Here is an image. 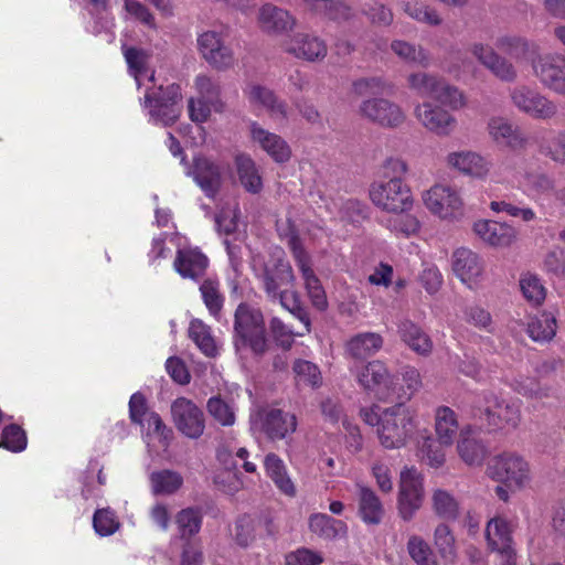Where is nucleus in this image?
<instances>
[{"label":"nucleus","mask_w":565,"mask_h":565,"mask_svg":"<svg viewBox=\"0 0 565 565\" xmlns=\"http://www.w3.org/2000/svg\"><path fill=\"white\" fill-rule=\"evenodd\" d=\"M407 83L411 89L419 96L430 97V100L418 103L414 107L417 121L429 132L439 136H450L457 126V119L445 107L458 110L466 105L463 94L445 78L426 72H415L408 75Z\"/></svg>","instance_id":"1"},{"label":"nucleus","mask_w":565,"mask_h":565,"mask_svg":"<svg viewBox=\"0 0 565 565\" xmlns=\"http://www.w3.org/2000/svg\"><path fill=\"white\" fill-rule=\"evenodd\" d=\"M124 55L137 89L143 90V97H140V100L149 116V121L162 126L173 124L180 115L179 102L182 98L180 86L175 84L167 87L157 86L154 72L149 68V57L143 51L126 49Z\"/></svg>","instance_id":"2"},{"label":"nucleus","mask_w":565,"mask_h":565,"mask_svg":"<svg viewBox=\"0 0 565 565\" xmlns=\"http://www.w3.org/2000/svg\"><path fill=\"white\" fill-rule=\"evenodd\" d=\"M363 420L376 426L381 445L386 449H398L418 431L417 411L405 403L381 408L374 405L361 411Z\"/></svg>","instance_id":"3"},{"label":"nucleus","mask_w":565,"mask_h":565,"mask_svg":"<svg viewBox=\"0 0 565 565\" xmlns=\"http://www.w3.org/2000/svg\"><path fill=\"white\" fill-rule=\"evenodd\" d=\"M407 163L399 158L387 159L380 179L371 183L369 196L380 210L391 212L412 211L415 204L411 186L405 181Z\"/></svg>","instance_id":"4"},{"label":"nucleus","mask_w":565,"mask_h":565,"mask_svg":"<svg viewBox=\"0 0 565 565\" xmlns=\"http://www.w3.org/2000/svg\"><path fill=\"white\" fill-rule=\"evenodd\" d=\"M277 232L281 238L286 239L291 249L311 305L320 311L326 310L328 308L326 290L313 270L311 256L303 248L289 217L277 221Z\"/></svg>","instance_id":"5"},{"label":"nucleus","mask_w":565,"mask_h":565,"mask_svg":"<svg viewBox=\"0 0 565 565\" xmlns=\"http://www.w3.org/2000/svg\"><path fill=\"white\" fill-rule=\"evenodd\" d=\"M234 347L241 358L245 356L247 349L256 355L268 350L265 321L259 309L247 303L237 307L234 317Z\"/></svg>","instance_id":"6"},{"label":"nucleus","mask_w":565,"mask_h":565,"mask_svg":"<svg viewBox=\"0 0 565 565\" xmlns=\"http://www.w3.org/2000/svg\"><path fill=\"white\" fill-rule=\"evenodd\" d=\"M420 199L425 209L441 222H460L468 214L462 190L447 182L433 184L422 192Z\"/></svg>","instance_id":"7"},{"label":"nucleus","mask_w":565,"mask_h":565,"mask_svg":"<svg viewBox=\"0 0 565 565\" xmlns=\"http://www.w3.org/2000/svg\"><path fill=\"white\" fill-rule=\"evenodd\" d=\"M487 476L513 491L529 488L534 479L530 460L522 454L509 450L492 457L487 463Z\"/></svg>","instance_id":"8"},{"label":"nucleus","mask_w":565,"mask_h":565,"mask_svg":"<svg viewBox=\"0 0 565 565\" xmlns=\"http://www.w3.org/2000/svg\"><path fill=\"white\" fill-rule=\"evenodd\" d=\"M486 415L489 426L495 429H516L521 423V401L503 398L492 392L484 393L477 401Z\"/></svg>","instance_id":"9"},{"label":"nucleus","mask_w":565,"mask_h":565,"mask_svg":"<svg viewBox=\"0 0 565 565\" xmlns=\"http://www.w3.org/2000/svg\"><path fill=\"white\" fill-rule=\"evenodd\" d=\"M250 430L253 434H265L269 439H284L297 429V417L294 414L274 407H262L250 413Z\"/></svg>","instance_id":"10"},{"label":"nucleus","mask_w":565,"mask_h":565,"mask_svg":"<svg viewBox=\"0 0 565 565\" xmlns=\"http://www.w3.org/2000/svg\"><path fill=\"white\" fill-rule=\"evenodd\" d=\"M425 498L424 476L415 467H404L399 473L397 510L401 518L409 521L422 508Z\"/></svg>","instance_id":"11"},{"label":"nucleus","mask_w":565,"mask_h":565,"mask_svg":"<svg viewBox=\"0 0 565 565\" xmlns=\"http://www.w3.org/2000/svg\"><path fill=\"white\" fill-rule=\"evenodd\" d=\"M280 255L281 252L278 250L273 264H266L260 255L252 258L253 270L262 278L267 295L275 299L279 290L292 288L295 282V275L290 264L284 260Z\"/></svg>","instance_id":"12"},{"label":"nucleus","mask_w":565,"mask_h":565,"mask_svg":"<svg viewBox=\"0 0 565 565\" xmlns=\"http://www.w3.org/2000/svg\"><path fill=\"white\" fill-rule=\"evenodd\" d=\"M351 373L364 390L373 392L382 401L392 399L393 375L382 361L373 360L361 365L354 364L351 366Z\"/></svg>","instance_id":"13"},{"label":"nucleus","mask_w":565,"mask_h":565,"mask_svg":"<svg viewBox=\"0 0 565 565\" xmlns=\"http://www.w3.org/2000/svg\"><path fill=\"white\" fill-rule=\"evenodd\" d=\"M196 44L202 58L213 68L227 70L234 65V52L225 43L223 32L204 31L198 35Z\"/></svg>","instance_id":"14"},{"label":"nucleus","mask_w":565,"mask_h":565,"mask_svg":"<svg viewBox=\"0 0 565 565\" xmlns=\"http://www.w3.org/2000/svg\"><path fill=\"white\" fill-rule=\"evenodd\" d=\"M238 207L236 204L224 207L216 216L215 223L218 232L225 235L224 244L227 249L230 264L235 274H238L242 267L241 245L244 234L238 231Z\"/></svg>","instance_id":"15"},{"label":"nucleus","mask_w":565,"mask_h":565,"mask_svg":"<svg viewBox=\"0 0 565 565\" xmlns=\"http://www.w3.org/2000/svg\"><path fill=\"white\" fill-rule=\"evenodd\" d=\"M171 417L179 433L190 439H199L205 430L203 411L186 397H178L172 402Z\"/></svg>","instance_id":"16"},{"label":"nucleus","mask_w":565,"mask_h":565,"mask_svg":"<svg viewBox=\"0 0 565 565\" xmlns=\"http://www.w3.org/2000/svg\"><path fill=\"white\" fill-rule=\"evenodd\" d=\"M359 114L385 128H396L406 119L405 111L399 105L381 97L364 99L359 106Z\"/></svg>","instance_id":"17"},{"label":"nucleus","mask_w":565,"mask_h":565,"mask_svg":"<svg viewBox=\"0 0 565 565\" xmlns=\"http://www.w3.org/2000/svg\"><path fill=\"white\" fill-rule=\"evenodd\" d=\"M445 164L450 170L475 180L489 178L492 168L490 160L473 150L450 151L445 157Z\"/></svg>","instance_id":"18"},{"label":"nucleus","mask_w":565,"mask_h":565,"mask_svg":"<svg viewBox=\"0 0 565 565\" xmlns=\"http://www.w3.org/2000/svg\"><path fill=\"white\" fill-rule=\"evenodd\" d=\"M510 96L514 107L532 118L546 120L557 113V106L552 100L526 86L513 88Z\"/></svg>","instance_id":"19"},{"label":"nucleus","mask_w":565,"mask_h":565,"mask_svg":"<svg viewBox=\"0 0 565 565\" xmlns=\"http://www.w3.org/2000/svg\"><path fill=\"white\" fill-rule=\"evenodd\" d=\"M452 270L469 289H478L484 280V264L481 256L466 247L452 254Z\"/></svg>","instance_id":"20"},{"label":"nucleus","mask_w":565,"mask_h":565,"mask_svg":"<svg viewBox=\"0 0 565 565\" xmlns=\"http://www.w3.org/2000/svg\"><path fill=\"white\" fill-rule=\"evenodd\" d=\"M471 230L483 244L494 248H509L518 241L516 228L507 222L478 218Z\"/></svg>","instance_id":"21"},{"label":"nucleus","mask_w":565,"mask_h":565,"mask_svg":"<svg viewBox=\"0 0 565 565\" xmlns=\"http://www.w3.org/2000/svg\"><path fill=\"white\" fill-rule=\"evenodd\" d=\"M181 241L179 235L171 237L177 247L173 268L182 278L198 280L205 274L209 259L198 247L183 246Z\"/></svg>","instance_id":"22"},{"label":"nucleus","mask_w":565,"mask_h":565,"mask_svg":"<svg viewBox=\"0 0 565 565\" xmlns=\"http://www.w3.org/2000/svg\"><path fill=\"white\" fill-rule=\"evenodd\" d=\"M532 68L541 84L556 94L565 95V56L541 55L532 62Z\"/></svg>","instance_id":"23"},{"label":"nucleus","mask_w":565,"mask_h":565,"mask_svg":"<svg viewBox=\"0 0 565 565\" xmlns=\"http://www.w3.org/2000/svg\"><path fill=\"white\" fill-rule=\"evenodd\" d=\"M284 50L308 62L323 60L328 53L326 42L315 34L297 33L284 42Z\"/></svg>","instance_id":"24"},{"label":"nucleus","mask_w":565,"mask_h":565,"mask_svg":"<svg viewBox=\"0 0 565 565\" xmlns=\"http://www.w3.org/2000/svg\"><path fill=\"white\" fill-rule=\"evenodd\" d=\"M140 427L143 441L151 456H157L168 449L172 431L163 423L159 414H149Z\"/></svg>","instance_id":"25"},{"label":"nucleus","mask_w":565,"mask_h":565,"mask_svg":"<svg viewBox=\"0 0 565 565\" xmlns=\"http://www.w3.org/2000/svg\"><path fill=\"white\" fill-rule=\"evenodd\" d=\"M250 138L277 163L287 162L291 157L289 145L280 136L264 129L257 122L250 125Z\"/></svg>","instance_id":"26"},{"label":"nucleus","mask_w":565,"mask_h":565,"mask_svg":"<svg viewBox=\"0 0 565 565\" xmlns=\"http://www.w3.org/2000/svg\"><path fill=\"white\" fill-rule=\"evenodd\" d=\"M456 450L459 458L468 466H479L483 462L488 450L479 440L471 426H465L457 440Z\"/></svg>","instance_id":"27"},{"label":"nucleus","mask_w":565,"mask_h":565,"mask_svg":"<svg viewBox=\"0 0 565 565\" xmlns=\"http://www.w3.org/2000/svg\"><path fill=\"white\" fill-rule=\"evenodd\" d=\"M484 536L489 550L493 553L515 548L512 525L502 516H494L488 521Z\"/></svg>","instance_id":"28"},{"label":"nucleus","mask_w":565,"mask_h":565,"mask_svg":"<svg viewBox=\"0 0 565 565\" xmlns=\"http://www.w3.org/2000/svg\"><path fill=\"white\" fill-rule=\"evenodd\" d=\"M257 21L263 31L274 34L291 30L296 24V20L287 10L270 3L259 9Z\"/></svg>","instance_id":"29"},{"label":"nucleus","mask_w":565,"mask_h":565,"mask_svg":"<svg viewBox=\"0 0 565 565\" xmlns=\"http://www.w3.org/2000/svg\"><path fill=\"white\" fill-rule=\"evenodd\" d=\"M472 54L482 63L493 75L502 81H513L516 77L514 66L505 58L498 55L492 47L483 44H473L471 47Z\"/></svg>","instance_id":"30"},{"label":"nucleus","mask_w":565,"mask_h":565,"mask_svg":"<svg viewBox=\"0 0 565 565\" xmlns=\"http://www.w3.org/2000/svg\"><path fill=\"white\" fill-rule=\"evenodd\" d=\"M188 174L193 177L209 198L214 196L221 185L220 168L206 158H195L193 168L188 171Z\"/></svg>","instance_id":"31"},{"label":"nucleus","mask_w":565,"mask_h":565,"mask_svg":"<svg viewBox=\"0 0 565 565\" xmlns=\"http://www.w3.org/2000/svg\"><path fill=\"white\" fill-rule=\"evenodd\" d=\"M434 429L441 446H452L460 433L456 412L448 406H438L434 413Z\"/></svg>","instance_id":"32"},{"label":"nucleus","mask_w":565,"mask_h":565,"mask_svg":"<svg viewBox=\"0 0 565 565\" xmlns=\"http://www.w3.org/2000/svg\"><path fill=\"white\" fill-rule=\"evenodd\" d=\"M488 134L494 142L512 149L521 148L525 143L522 132L502 117H493L489 120Z\"/></svg>","instance_id":"33"},{"label":"nucleus","mask_w":565,"mask_h":565,"mask_svg":"<svg viewBox=\"0 0 565 565\" xmlns=\"http://www.w3.org/2000/svg\"><path fill=\"white\" fill-rule=\"evenodd\" d=\"M391 216L383 221V226L396 237L409 238L417 236L422 231L420 220L411 211L391 212Z\"/></svg>","instance_id":"34"},{"label":"nucleus","mask_w":565,"mask_h":565,"mask_svg":"<svg viewBox=\"0 0 565 565\" xmlns=\"http://www.w3.org/2000/svg\"><path fill=\"white\" fill-rule=\"evenodd\" d=\"M383 347V338L376 332H362L353 335L345 345L354 360H364L376 354Z\"/></svg>","instance_id":"35"},{"label":"nucleus","mask_w":565,"mask_h":565,"mask_svg":"<svg viewBox=\"0 0 565 565\" xmlns=\"http://www.w3.org/2000/svg\"><path fill=\"white\" fill-rule=\"evenodd\" d=\"M359 516L367 525H377L384 516L383 504L369 487L359 484Z\"/></svg>","instance_id":"36"},{"label":"nucleus","mask_w":565,"mask_h":565,"mask_svg":"<svg viewBox=\"0 0 565 565\" xmlns=\"http://www.w3.org/2000/svg\"><path fill=\"white\" fill-rule=\"evenodd\" d=\"M525 327L526 333L533 341L545 343L550 342L555 337L557 321L552 312L542 311L527 317Z\"/></svg>","instance_id":"37"},{"label":"nucleus","mask_w":565,"mask_h":565,"mask_svg":"<svg viewBox=\"0 0 565 565\" xmlns=\"http://www.w3.org/2000/svg\"><path fill=\"white\" fill-rule=\"evenodd\" d=\"M309 529L326 540L342 539L348 534V525L344 521L333 519L324 513L312 514L309 518Z\"/></svg>","instance_id":"38"},{"label":"nucleus","mask_w":565,"mask_h":565,"mask_svg":"<svg viewBox=\"0 0 565 565\" xmlns=\"http://www.w3.org/2000/svg\"><path fill=\"white\" fill-rule=\"evenodd\" d=\"M267 476L275 486L286 495L295 497L296 487L287 472L284 461L275 454H268L264 459Z\"/></svg>","instance_id":"39"},{"label":"nucleus","mask_w":565,"mask_h":565,"mask_svg":"<svg viewBox=\"0 0 565 565\" xmlns=\"http://www.w3.org/2000/svg\"><path fill=\"white\" fill-rule=\"evenodd\" d=\"M401 339L417 354L428 355L433 350L430 338L411 320H404L398 326Z\"/></svg>","instance_id":"40"},{"label":"nucleus","mask_w":565,"mask_h":565,"mask_svg":"<svg viewBox=\"0 0 565 565\" xmlns=\"http://www.w3.org/2000/svg\"><path fill=\"white\" fill-rule=\"evenodd\" d=\"M247 94L249 103L255 107L266 109L273 119L280 120L285 118V106L277 100L270 89L260 85H253L249 87Z\"/></svg>","instance_id":"41"},{"label":"nucleus","mask_w":565,"mask_h":565,"mask_svg":"<svg viewBox=\"0 0 565 565\" xmlns=\"http://www.w3.org/2000/svg\"><path fill=\"white\" fill-rule=\"evenodd\" d=\"M150 489L156 495H172L183 486V477L180 472L171 469L153 471L150 477Z\"/></svg>","instance_id":"42"},{"label":"nucleus","mask_w":565,"mask_h":565,"mask_svg":"<svg viewBox=\"0 0 565 565\" xmlns=\"http://www.w3.org/2000/svg\"><path fill=\"white\" fill-rule=\"evenodd\" d=\"M238 179L244 189L250 193H258L263 188L262 177L250 156L239 153L235 157Z\"/></svg>","instance_id":"43"},{"label":"nucleus","mask_w":565,"mask_h":565,"mask_svg":"<svg viewBox=\"0 0 565 565\" xmlns=\"http://www.w3.org/2000/svg\"><path fill=\"white\" fill-rule=\"evenodd\" d=\"M403 384L397 385L393 380L392 390L394 394L392 399L396 398L399 403L409 401L423 386V380L419 371L411 365H406L401 371Z\"/></svg>","instance_id":"44"},{"label":"nucleus","mask_w":565,"mask_h":565,"mask_svg":"<svg viewBox=\"0 0 565 565\" xmlns=\"http://www.w3.org/2000/svg\"><path fill=\"white\" fill-rule=\"evenodd\" d=\"M431 509L438 518L450 521L458 518L460 504L450 491L438 488L431 493Z\"/></svg>","instance_id":"45"},{"label":"nucleus","mask_w":565,"mask_h":565,"mask_svg":"<svg viewBox=\"0 0 565 565\" xmlns=\"http://www.w3.org/2000/svg\"><path fill=\"white\" fill-rule=\"evenodd\" d=\"M189 335L206 356H215L218 353V347L211 333V329L203 321L193 319L190 322Z\"/></svg>","instance_id":"46"},{"label":"nucleus","mask_w":565,"mask_h":565,"mask_svg":"<svg viewBox=\"0 0 565 565\" xmlns=\"http://www.w3.org/2000/svg\"><path fill=\"white\" fill-rule=\"evenodd\" d=\"M519 183L524 192L535 199L548 198L556 192L553 179L542 173L526 174Z\"/></svg>","instance_id":"47"},{"label":"nucleus","mask_w":565,"mask_h":565,"mask_svg":"<svg viewBox=\"0 0 565 565\" xmlns=\"http://www.w3.org/2000/svg\"><path fill=\"white\" fill-rule=\"evenodd\" d=\"M417 441L418 452L422 459L433 468H439L446 462V450L449 446H441L437 439L434 440L427 430Z\"/></svg>","instance_id":"48"},{"label":"nucleus","mask_w":565,"mask_h":565,"mask_svg":"<svg viewBox=\"0 0 565 565\" xmlns=\"http://www.w3.org/2000/svg\"><path fill=\"white\" fill-rule=\"evenodd\" d=\"M295 380L298 386L318 388L322 384V374L317 364L307 360H296L292 365Z\"/></svg>","instance_id":"49"},{"label":"nucleus","mask_w":565,"mask_h":565,"mask_svg":"<svg viewBox=\"0 0 565 565\" xmlns=\"http://www.w3.org/2000/svg\"><path fill=\"white\" fill-rule=\"evenodd\" d=\"M509 385L514 392L527 398L541 399L547 397L550 394L548 387L530 376H515L510 380Z\"/></svg>","instance_id":"50"},{"label":"nucleus","mask_w":565,"mask_h":565,"mask_svg":"<svg viewBox=\"0 0 565 565\" xmlns=\"http://www.w3.org/2000/svg\"><path fill=\"white\" fill-rule=\"evenodd\" d=\"M393 52L408 64L427 67L430 63L428 53L420 46H415L404 41L392 43Z\"/></svg>","instance_id":"51"},{"label":"nucleus","mask_w":565,"mask_h":565,"mask_svg":"<svg viewBox=\"0 0 565 565\" xmlns=\"http://www.w3.org/2000/svg\"><path fill=\"white\" fill-rule=\"evenodd\" d=\"M434 544L444 559L452 562L456 558V540L447 524L441 523L436 526L434 531Z\"/></svg>","instance_id":"52"},{"label":"nucleus","mask_w":565,"mask_h":565,"mask_svg":"<svg viewBox=\"0 0 565 565\" xmlns=\"http://www.w3.org/2000/svg\"><path fill=\"white\" fill-rule=\"evenodd\" d=\"M280 305L292 313L300 322L303 323L306 332H310V319L302 308L298 294L291 288L279 290L278 296Z\"/></svg>","instance_id":"53"},{"label":"nucleus","mask_w":565,"mask_h":565,"mask_svg":"<svg viewBox=\"0 0 565 565\" xmlns=\"http://www.w3.org/2000/svg\"><path fill=\"white\" fill-rule=\"evenodd\" d=\"M495 45L498 50L516 61L525 58L531 49V43L526 39L509 35L498 39Z\"/></svg>","instance_id":"54"},{"label":"nucleus","mask_w":565,"mask_h":565,"mask_svg":"<svg viewBox=\"0 0 565 565\" xmlns=\"http://www.w3.org/2000/svg\"><path fill=\"white\" fill-rule=\"evenodd\" d=\"M520 288L524 298L530 302L539 305L545 299V287L541 279L534 274L526 273L522 275Z\"/></svg>","instance_id":"55"},{"label":"nucleus","mask_w":565,"mask_h":565,"mask_svg":"<svg viewBox=\"0 0 565 565\" xmlns=\"http://www.w3.org/2000/svg\"><path fill=\"white\" fill-rule=\"evenodd\" d=\"M178 530L182 537L191 536L201 529L202 516L199 510L186 508L181 510L175 519Z\"/></svg>","instance_id":"56"},{"label":"nucleus","mask_w":565,"mask_h":565,"mask_svg":"<svg viewBox=\"0 0 565 565\" xmlns=\"http://www.w3.org/2000/svg\"><path fill=\"white\" fill-rule=\"evenodd\" d=\"M200 291L210 313L217 317L223 307V297L220 294L218 282L213 279H206L200 286Z\"/></svg>","instance_id":"57"},{"label":"nucleus","mask_w":565,"mask_h":565,"mask_svg":"<svg viewBox=\"0 0 565 565\" xmlns=\"http://www.w3.org/2000/svg\"><path fill=\"white\" fill-rule=\"evenodd\" d=\"M195 88L198 97L207 99L213 106L214 111L223 110V103L220 99V90L217 85L207 76L200 75L195 78Z\"/></svg>","instance_id":"58"},{"label":"nucleus","mask_w":565,"mask_h":565,"mask_svg":"<svg viewBox=\"0 0 565 565\" xmlns=\"http://www.w3.org/2000/svg\"><path fill=\"white\" fill-rule=\"evenodd\" d=\"M93 526L99 536H109L118 531L120 523L110 509H99L93 518Z\"/></svg>","instance_id":"59"},{"label":"nucleus","mask_w":565,"mask_h":565,"mask_svg":"<svg viewBox=\"0 0 565 565\" xmlns=\"http://www.w3.org/2000/svg\"><path fill=\"white\" fill-rule=\"evenodd\" d=\"M209 414L222 426H233L235 423L234 408L220 397H211L206 405Z\"/></svg>","instance_id":"60"},{"label":"nucleus","mask_w":565,"mask_h":565,"mask_svg":"<svg viewBox=\"0 0 565 565\" xmlns=\"http://www.w3.org/2000/svg\"><path fill=\"white\" fill-rule=\"evenodd\" d=\"M28 439L24 430L11 424L3 428L1 446L12 452H20L26 448Z\"/></svg>","instance_id":"61"},{"label":"nucleus","mask_w":565,"mask_h":565,"mask_svg":"<svg viewBox=\"0 0 565 565\" xmlns=\"http://www.w3.org/2000/svg\"><path fill=\"white\" fill-rule=\"evenodd\" d=\"M540 152L557 163H565V131H561L543 141Z\"/></svg>","instance_id":"62"},{"label":"nucleus","mask_w":565,"mask_h":565,"mask_svg":"<svg viewBox=\"0 0 565 565\" xmlns=\"http://www.w3.org/2000/svg\"><path fill=\"white\" fill-rule=\"evenodd\" d=\"M388 88L381 77L360 78L352 84V93L356 97L383 94Z\"/></svg>","instance_id":"63"},{"label":"nucleus","mask_w":565,"mask_h":565,"mask_svg":"<svg viewBox=\"0 0 565 565\" xmlns=\"http://www.w3.org/2000/svg\"><path fill=\"white\" fill-rule=\"evenodd\" d=\"M287 565H320L323 563V556L309 548H298L286 555Z\"/></svg>","instance_id":"64"}]
</instances>
